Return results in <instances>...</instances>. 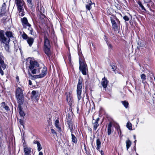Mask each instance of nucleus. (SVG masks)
I'll list each match as a JSON object with an SVG mask.
<instances>
[{
	"mask_svg": "<svg viewBox=\"0 0 155 155\" xmlns=\"http://www.w3.org/2000/svg\"><path fill=\"white\" fill-rule=\"evenodd\" d=\"M24 151L25 153L24 155H29L31 152L30 148L25 146H24Z\"/></svg>",
	"mask_w": 155,
	"mask_h": 155,
	"instance_id": "12",
	"label": "nucleus"
},
{
	"mask_svg": "<svg viewBox=\"0 0 155 155\" xmlns=\"http://www.w3.org/2000/svg\"><path fill=\"white\" fill-rule=\"evenodd\" d=\"M38 155H43V153L42 152H40L39 153Z\"/></svg>",
	"mask_w": 155,
	"mask_h": 155,
	"instance_id": "45",
	"label": "nucleus"
},
{
	"mask_svg": "<svg viewBox=\"0 0 155 155\" xmlns=\"http://www.w3.org/2000/svg\"><path fill=\"white\" fill-rule=\"evenodd\" d=\"M22 25L24 28H27L28 26H31V25L28 22L27 18L24 17L21 19Z\"/></svg>",
	"mask_w": 155,
	"mask_h": 155,
	"instance_id": "11",
	"label": "nucleus"
},
{
	"mask_svg": "<svg viewBox=\"0 0 155 155\" xmlns=\"http://www.w3.org/2000/svg\"><path fill=\"white\" fill-rule=\"evenodd\" d=\"M134 139H136V136H135V135H134Z\"/></svg>",
	"mask_w": 155,
	"mask_h": 155,
	"instance_id": "47",
	"label": "nucleus"
},
{
	"mask_svg": "<svg viewBox=\"0 0 155 155\" xmlns=\"http://www.w3.org/2000/svg\"><path fill=\"white\" fill-rule=\"evenodd\" d=\"M28 3V5L31 7H32L31 4L32 0H27Z\"/></svg>",
	"mask_w": 155,
	"mask_h": 155,
	"instance_id": "34",
	"label": "nucleus"
},
{
	"mask_svg": "<svg viewBox=\"0 0 155 155\" xmlns=\"http://www.w3.org/2000/svg\"><path fill=\"white\" fill-rule=\"evenodd\" d=\"M105 40L106 41L109 48L112 49V46L111 45L110 43L109 42H108V41L107 40V39L106 38H105Z\"/></svg>",
	"mask_w": 155,
	"mask_h": 155,
	"instance_id": "31",
	"label": "nucleus"
},
{
	"mask_svg": "<svg viewBox=\"0 0 155 155\" xmlns=\"http://www.w3.org/2000/svg\"><path fill=\"white\" fill-rule=\"evenodd\" d=\"M138 4L139 5L140 7L141 8V9L142 10H143L144 11H146V9H145V8L143 6L142 4L141 3V2H139L138 3Z\"/></svg>",
	"mask_w": 155,
	"mask_h": 155,
	"instance_id": "32",
	"label": "nucleus"
},
{
	"mask_svg": "<svg viewBox=\"0 0 155 155\" xmlns=\"http://www.w3.org/2000/svg\"><path fill=\"white\" fill-rule=\"evenodd\" d=\"M21 104H18L19 112L20 115L21 117H23L25 115V114L22 110V108L21 107Z\"/></svg>",
	"mask_w": 155,
	"mask_h": 155,
	"instance_id": "16",
	"label": "nucleus"
},
{
	"mask_svg": "<svg viewBox=\"0 0 155 155\" xmlns=\"http://www.w3.org/2000/svg\"><path fill=\"white\" fill-rule=\"evenodd\" d=\"M112 69H113V71H114L116 69V67L114 65L112 66Z\"/></svg>",
	"mask_w": 155,
	"mask_h": 155,
	"instance_id": "39",
	"label": "nucleus"
},
{
	"mask_svg": "<svg viewBox=\"0 0 155 155\" xmlns=\"http://www.w3.org/2000/svg\"><path fill=\"white\" fill-rule=\"evenodd\" d=\"M39 97V93L38 91H33L31 92V99L35 101H38Z\"/></svg>",
	"mask_w": 155,
	"mask_h": 155,
	"instance_id": "10",
	"label": "nucleus"
},
{
	"mask_svg": "<svg viewBox=\"0 0 155 155\" xmlns=\"http://www.w3.org/2000/svg\"><path fill=\"white\" fill-rule=\"evenodd\" d=\"M101 142L99 139H98L96 140V145L97 147L96 149L98 150H99L101 147Z\"/></svg>",
	"mask_w": 155,
	"mask_h": 155,
	"instance_id": "22",
	"label": "nucleus"
},
{
	"mask_svg": "<svg viewBox=\"0 0 155 155\" xmlns=\"http://www.w3.org/2000/svg\"><path fill=\"white\" fill-rule=\"evenodd\" d=\"M16 2L21 1V0H15Z\"/></svg>",
	"mask_w": 155,
	"mask_h": 155,
	"instance_id": "46",
	"label": "nucleus"
},
{
	"mask_svg": "<svg viewBox=\"0 0 155 155\" xmlns=\"http://www.w3.org/2000/svg\"><path fill=\"white\" fill-rule=\"evenodd\" d=\"M28 82H29V84L30 85H32V82H31V81L30 80H29Z\"/></svg>",
	"mask_w": 155,
	"mask_h": 155,
	"instance_id": "43",
	"label": "nucleus"
},
{
	"mask_svg": "<svg viewBox=\"0 0 155 155\" xmlns=\"http://www.w3.org/2000/svg\"><path fill=\"white\" fill-rule=\"evenodd\" d=\"M50 45L49 40L45 36L44 38V49L45 54L49 58L51 56V52L50 51Z\"/></svg>",
	"mask_w": 155,
	"mask_h": 155,
	"instance_id": "5",
	"label": "nucleus"
},
{
	"mask_svg": "<svg viewBox=\"0 0 155 155\" xmlns=\"http://www.w3.org/2000/svg\"><path fill=\"white\" fill-rule=\"evenodd\" d=\"M22 37L24 39L27 40L29 37L24 32H23L22 35Z\"/></svg>",
	"mask_w": 155,
	"mask_h": 155,
	"instance_id": "30",
	"label": "nucleus"
},
{
	"mask_svg": "<svg viewBox=\"0 0 155 155\" xmlns=\"http://www.w3.org/2000/svg\"><path fill=\"white\" fill-rule=\"evenodd\" d=\"M82 81L79 79L77 88V95L78 101L81 100L82 98L81 94L82 93Z\"/></svg>",
	"mask_w": 155,
	"mask_h": 155,
	"instance_id": "7",
	"label": "nucleus"
},
{
	"mask_svg": "<svg viewBox=\"0 0 155 155\" xmlns=\"http://www.w3.org/2000/svg\"><path fill=\"white\" fill-rule=\"evenodd\" d=\"M112 127V124L110 122L107 125V134L108 135H110L111 133V128Z\"/></svg>",
	"mask_w": 155,
	"mask_h": 155,
	"instance_id": "18",
	"label": "nucleus"
},
{
	"mask_svg": "<svg viewBox=\"0 0 155 155\" xmlns=\"http://www.w3.org/2000/svg\"><path fill=\"white\" fill-rule=\"evenodd\" d=\"M67 123L68 125L69 128L70 130L71 134L73 133V128L72 124L70 121H68Z\"/></svg>",
	"mask_w": 155,
	"mask_h": 155,
	"instance_id": "21",
	"label": "nucleus"
},
{
	"mask_svg": "<svg viewBox=\"0 0 155 155\" xmlns=\"http://www.w3.org/2000/svg\"><path fill=\"white\" fill-rule=\"evenodd\" d=\"M38 143H39V142L38 141H37V140H35L33 142V143L35 144H36L37 145L38 144Z\"/></svg>",
	"mask_w": 155,
	"mask_h": 155,
	"instance_id": "41",
	"label": "nucleus"
},
{
	"mask_svg": "<svg viewBox=\"0 0 155 155\" xmlns=\"http://www.w3.org/2000/svg\"><path fill=\"white\" fill-rule=\"evenodd\" d=\"M108 82L107 79L105 77L102 79L101 84L104 88H106L107 87Z\"/></svg>",
	"mask_w": 155,
	"mask_h": 155,
	"instance_id": "15",
	"label": "nucleus"
},
{
	"mask_svg": "<svg viewBox=\"0 0 155 155\" xmlns=\"http://www.w3.org/2000/svg\"><path fill=\"white\" fill-rule=\"evenodd\" d=\"M27 28H28V31H29V33L30 34L34 36H35V35L34 34V33L33 31V29L31 27V26H28Z\"/></svg>",
	"mask_w": 155,
	"mask_h": 155,
	"instance_id": "24",
	"label": "nucleus"
},
{
	"mask_svg": "<svg viewBox=\"0 0 155 155\" xmlns=\"http://www.w3.org/2000/svg\"><path fill=\"white\" fill-rule=\"evenodd\" d=\"M59 120H56L55 122V125L56 127L58 128V129L60 131H61V128L59 127L58 126Z\"/></svg>",
	"mask_w": 155,
	"mask_h": 155,
	"instance_id": "27",
	"label": "nucleus"
},
{
	"mask_svg": "<svg viewBox=\"0 0 155 155\" xmlns=\"http://www.w3.org/2000/svg\"><path fill=\"white\" fill-rule=\"evenodd\" d=\"M92 4H94V5H95L94 3H93L90 0L89 2V3L86 5V8L88 10H90L91 8V5Z\"/></svg>",
	"mask_w": 155,
	"mask_h": 155,
	"instance_id": "20",
	"label": "nucleus"
},
{
	"mask_svg": "<svg viewBox=\"0 0 155 155\" xmlns=\"http://www.w3.org/2000/svg\"><path fill=\"white\" fill-rule=\"evenodd\" d=\"M37 147L38 150V151H39L42 149V147H41V144L40 143H38V144H37Z\"/></svg>",
	"mask_w": 155,
	"mask_h": 155,
	"instance_id": "35",
	"label": "nucleus"
},
{
	"mask_svg": "<svg viewBox=\"0 0 155 155\" xmlns=\"http://www.w3.org/2000/svg\"><path fill=\"white\" fill-rule=\"evenodd\" d=\"M5 34L6 35L7 38H8L10 39V38L12 37H13L12 34V32L10 31H7Z\"/></svg>",
	"mask_w": 155,
	"mask_h": 155,
	"instance_id": "19",
	"label": "nucleus"
},
{
	"mask_svg": "<svg viewBox=\"0 0 155 155\" xmlns=\"http://www.w3.org/2000/svg\"><path fill=\"white\" fill-rule=\"evenodd\" d=\"M117 130L118 132L119 135V136H121V137H122V136H121V132L119 126H118V127H117Z\"/></svg>",
	"mask_w": 155,
	"mask_h": 155,
	"instance_id": "33",
	"label": "nucleus"
},
{
	"mask_svg": "<svg viewBox=\"0 0 155 155\" xmlns=\"http://www.w3.org/2000/svg\"><path fill=\"white\" fill-rule=\"evenodd\" d=\"M76 0H74V2H75V1H76Z\"/></svg>",
	"mask_w": 155,
	"mask_h": 155,
	"instance_id": "52",
	"label": "nucleus"
},
{
	"mask_svg": "<svg viewBox=\"0 0 155 155\" xmlns=\"http://www.w3.org/2000/svg\"><path fill=\"white\" fill-rule=\"evenodd\" d=\"M66 100L69 105L71 106L73 103V99L71 95L69 94L67 97Z\"/></svg>",
	"mask_w": 155,
	"mask_h": 155,
	"instance_id": "14",
	"label": "nucleus"
},
{
	"mask_svg": "<svg viewBox=\"0 0 155 155\" xmlns=\"http://www.w3.org/2000/svg\"><path fill=\"white\" fill-rule=\"evenodd\" d=\"M100 153L101 155H104V153L103 151L101 150L100 151Z\"/></svg>",
	"mask_w": 155,
	"mask_h": 155,
	"instance_id": "44",
	"label": "nucleus"
},
{
	"mask_svg": "<svg viewBox=\"0 0 155 155\" xmlns=\"http://www.w3.org/2000/svg\"><path fill=\"white\" fill-rule=\"evenodd\" d=\"M10 40L8 38H6L4 36L3 31L0 30V41L1 43L5 44V48L7 51H8L9 49V42Z\"/></svg>",
	"mask_w": 155,
	"mask_h": 155,
	"instance_id": "3",
	"label": "nucleus"
},
{
	"mask_svg": "<svg viewBox=\"0 0 155 155\" xmlns=\"http://www.w3.org/2000/svg\"><path fill=\"white\" fill-rule=\"evenodd\" d=\"M126 143L127 149L128 150L131 145V142L128 139L126 141Z\"/></svg>",
	"mask_w": 155,
	"mask_h": 155,
	"instance_id": "23",
	"label": "nucleus"
},
{
	"mask_svg": "<svg viewBox=\"0 0 155 155\" xmlns=\"http://www.w3.org/2000/svg\"><path fill=\"white\" fill-rule=\"evenodd\" d=\"M110 21L112 25L113 29L115 31H117L118 29V25L120 24V22L119 20L116 17H110Z\"/></svg>",
	"mask_w": 155,
	"mask_h": 155,
	"instance_id": "6",
	"label": "nucleus"
},
{
	"mask_svg": "<svg viewBox=\"0 0 155 155\" xmlns=\"http://www.w3.org/2000/svg\"><path fill=\"white\" fill-rule=\"evenodd\" d=\"M16 5L19 16H23L25 14L24 12L23 2H22V1L17 2H16Z\"/></svg>",
	"mask_w": 155,
	"mask_h": 155,
	"instance_id": "8",
	"label": "nucleus"
},
{
	"mask_svg": "<svg viewBox=\"0 0 155 155\" xmlns=\"http://www.w3.org/2000/svg\"><path fill=\"white\" fill-rule=\"evenodd\" d=\"M140 77L142 80V82L143 83L144 81L146 80V76L144 74H142L141 75Z\"/></svg>",
	"mask_w": 155,
	"mask_h": 155,
	"instance_id": "29",
	"label": "nucleus"
},
{
	"mask_svg": "<svg viewBox=\"0 0 155 155\" xmlns=\"http://www.w3.org/2000/svg\"><path fill=\"white\" fill-rule=\"evenodd\" d=\"M136 140H135V141H134V142H136Z\"/></svg>",
	"mask_w": 155,
	"mask_h": 155,
	"instance_id": "51",
	"label": "nucleus"
},
{
	"mask_svg": "<svg viewBox=\"0 0 155 155\" xmlns=\"http://www.w3.org/2000/svg\"><path fill=\"white\" fill-rule=\"evenodd\" d=\"M99 119V118H97L96 120L93 119V125L94 129L95 130H96L97 127L99 126V124H98V122Z\"/></svg>",
	"mask_w": 155,
	"mask_h": 155,
	"instance_id": "13",
	"label": "nucleus"
},
{
	"mask_svg": "<svg viewBox=\"0 0 155 155\" xmlns=\"http://www.w3.org/2000/svg\"><path fill=\"white\" fill-rule=\"evenodd\" d=\"M68 58L69 59L70 58V55L68 57Z\"/></svg>",
	"mask_w": 155,
	"mask_h": 155,
	"instance_id": "49",
	"label": "nucleus"
},
{
	"mask_svg": "<svg viewBox=\"0 0 155 155\" xmlns=\"http://www.w3.org/2000/svg\"><path fill=\"white\" fill-rule=\"evenodd\" d=\"M16 79H18V77H16Z\"/></svg>",
	"mask_w": 155,
	"mask_h": 155,
	"instance_id": "50",
	"label": "nucleus"
},
{
	"mask_svg": "<svg viewBox=\"0 0 155 155\" xmlns=\"http://www.w3.org/2000/svg\"><path fill=\"white\" fill-rule=\"evenodd\" d=\"M16 97L18 104H22L24 101L23 91L20 87H18L16 92Z\"/></svg>",
	"mask_w": 155,
	"mask_h": 155,
	"instance_id": "4",
	"label": "nucleus"
},
{
	"mask_svg": "<svg viewBox=\"0 0 155 155\" xmlns=\"http://www.w3.org/2000/svg\"><path fill=\"white\" fill-rule=\"evenodd\" d=\"M71 135L72 137V142L74 143H76L77 142V139L76 138L73 134H72Z\"/></svg>",
	"mask_w": 155,
	"mask_h": 155,
	"instance_id": "26",
	"label": "nucleus"
},
{
	"mask_svg": "<svg viewBox=\"0 0 155 155\" xmlns=\"http://www.w3.org/2000/svg\"><path fill=\"white\" fill-rule=\"evenodd\" d=\"M26 40L29 46L30 47L31 46L34 42V39L31 37H29Z\"/></svg>",
	"mask_w": 155,
	"mask_h": 155,
	"instance_id": "17",
	"label": "nucleus"
},
{
	"mask_svg": "<svg viewBox=\"0 0 155 155\" xmlns=\"http://www.w3.org/2000/svg\"><path fill=\"white\" fill-rule=\"evenodd\" d=\"M51 132L52 134L54 135H57V133L53 129H51Z\"/></svg>",
	"mask_w": 155,
	"mask_h": 155,
	"instance_id": "37",
	"label": "nucleus"
},
{
	"mask_svg": "<svg viewBox=\"0 0 155 155\" xmlns=\"http://www.w3.org/2000/svg\"><path fill=\"white\" fill-rule=\"evenodd\" d=\"M4 107L5 109L6 110H8L9 109V107L7 106H5Z\"/></svg>",
	"mask_w": 155,
	"mask_h": 155,
	"instance_id": "40",
	"label": "nucleus"
},
{
	"mask_svg": "<svg viewBox=\"0 0 155 155\" xmlns=\"http://www.w3.org/2000/svg\"><path fill=\"white\" fill-rule=\"evenodd\" d=\"M126 127L130 130H132V124L130 122H128L127 124Z\"/></svg>",
	"mask_w": 155,
	"mask_h": 155,
	"instance_id": "28",
	"label": "nucleus"
},
{
	"mask_svg": "<svg viewBox=\"0 0 155 155\" xmlns=\"http://www.w3.org/2000/svg\"><path fill=\"white\" fill-rule=\"evenodd\" d=\"M4 57L2 55L0 54V73L2 76L4 74V72L2 69V67L3 69L6 68V65L4 61Z\"/></svg>",
	"mask_w": 155,
	"mask_h": 155,
	"instance_id": "9",
	"label": "nucleus"
},
{
	"mask_svg": "<svg viewBox=\"0 0 155 155\" xmlns=\"http://www.w3.org/2000/svg\"><path fill=\"white\" fill-rule=\"evenodd\" d=\"M121 102L126 108H127L129 107V104L127 101H122Z\"/></svg>",
	"mask_w": 155,
	"mask_h": 155,
	"instance_id": "25",
	"label": "nucleus"
},
{
	"mask_svg": "<svg viewBox=\"0 0 155 155\" xmlns=\"http://www.w3.org/2000/svg\"><path fill=\"white\" fill-rule=\"evenodd\" d=\"M123 19L126 21H128L129 20V18L126 15L123 17Z\"/></svg>",
	"mask_w": 155,
	"mask_h": 155,
	"instance_id": "36",
	"label": "nucleus"
},
{
	"mask_svg": "<svg viewBox=\"0 0 155 155\" xmlns=\"http://www.w3.org/2000/svg\"><path fill=\"white\" fill-rule=\"evenodd\" d=\"M27 65L31 71V73L34 74H39L36 76L37 78H42L45 77L47 73V69L46 67H44L42 68H39V64L38 63L34 61L31 59L28 58L27 60Z\"/></svg>",
	"mask_w": 155,
	"mask_h": 155,
	"instance_id": "1",
	"label": "nucleus"
},
{
	"mask_svg": "<svg viewBox=\"0 0 155 155\" xmlns=\"http://www.w3.org/2000/svg\"><path fill=\"white\" fill-rule=\"evenodd\" d=\"M143 0L144 1V2H146V3L150 2L151 1V0Z\"/></svg>",
	"mask_w": 155,
	"mask_h": 155,
	"instance_id": "42",
	"label": "nucleus"
},
{
	"mask_svg": "<svg viewBox=\"0 0 155 155\" xmlns=\"http://www.w3.org/2000/svg\"><path fill=\"white\" fill-rule=\"evenodd\" d=\"M19 122L21 125H23L24 124V121L23 120H22L20 119L19 120Z\"/></svg>",
	"mask_w": 155,
	"mask_h": 155,
	"instance_id": "38",
	"label": "nucleus"
},
{
	"mask_svg": "<svg viewBox=\"0 0 155 155\" xmlns=\"http://www.w3.org/2000/svg\"><path fill=\"white\" fill-rule=\"evenodd\" d=\"M5 104L4 103H2V106H3V105H4Z\"/></svg>",
	"mask_w": 155,
	"mask_h": 155,
	"instance_id": "48",
	"label": "nucleus"
},
{
	"mask_svg": "<svg viewBox=\"0 0 155 155\" xmlns=\"http://www.w3.org/2000/svg\"><path fill=\"white\" fill-rule=\"evenodd\" d=\"M79 69L83 75H86L87 71V66L85 63L84 57L82 53L79 52Z\"/></svg>",
	"mask_w": 155,
	"mask_h": 155,
	"instance_id": "2",
	"label": "nucleus"
}]
</instances>
